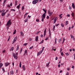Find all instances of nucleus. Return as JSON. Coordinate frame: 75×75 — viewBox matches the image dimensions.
I'll use <instances>...</instances> for the list:
<instances>
[{
    "instance_id": "24",
    "label": "nucleus",
    "mask_w": 75,
    "mask_h": 75,
    "mask_svg": "<svg viewBox=\"0 0 75 75\" xmlns=\"http://www.w3.org/2000/svg\"><path fill=\"white\" fill-rule=\"evenodd\" d=\"M44 42V40H42L41 41L40 43V44H41L42 43H43Z\"/></svg>"
},
{
    "instance_id": "30",
    "label": "nucleus",
    "mask_w": 75,
    "mask_h": 75,
    "mask_svg": "<svg viewBox=\"0 0 75 75\" xmlns=\"http://www.w3.org/2000/svg\"><path fill=\"white\" fill-rule=\"evenodd\" d=\"M62 41V38H61L59 39V42H61Z\"/></svg>"
},
{
    "instance_id": "61",
    "label": "nucleus",
    "mask_w": 75,
    "mask_h": 75,
    "mask_svg": "<svg viewBox=\"0 0 75 75\" xmlns=\"http://www.w3.org/2000/svg\"><path fill=\"white\" fill-rule=\"evenodd\" d=\"M49 18V16H47V19H48V18Z\"/></svg>"
},
{
    "instance_id": "7",
    "label": "nucleus",
    "mask_w": 75,
    "mask_h": 75,
    "mask_svg": "<svg viewBox=\"0 0 75 75\" xmlns=\"http://www.w3.org/2000/svg\"><path fill=\"white\" fill-rule=\"evenodd\" d=\"M17 37H15L13 39V42L12 44L14 43L16 41H17Z\"/></svg>"
},
{
    "instance_id": "50",
    "label": "nucleus",
    "mask_w": 75,
    "mask_h": 75,
    "mask_svg": "<svg viewBox=\"0 0 75 75\" xmlns=\"http://www.w3.org/2000/svg\"><path fill=\"white\" fill-rule=\"evenodd\" d=\"M43 35H41L40 37L42 38V37H43Z\"/></svg>"
},
{
    "instance_id": "51",
    "label": "nucleus",
    "mask_w": 75,
    "mask_h": 75,
    "mask_svg": "<svg viewBox=\"0 0 75 75\" xmlns=\"http://www.w3.org/2000/svg\"><path fill=\"white\" fill-rule=\"evenodd\" d=\"M2 11L3 12V13H4V12L5 11V10H4V9L2 10Z\"/></svg>"
},
{
    "instance_id": "54",
    "label": "nucleus",
    "mask_w": 75,
    "mask_h": 75,
    "mask_svg": "<svg viewBox=\"0 0 75 75\" xmlns=\"http://www.w3.org/2000/svg\"><path fill=\"white\" fill-rule=\"evenodd\" d=\"M57 59H58V57H56L55 58V60H57Z\"/></svg>"
},
{
    "instance_id": "23",
    "label": "nucleus",
    "mask_w": 75,
    "mask_h": 75,
    "mask_svg": "<svg viewBox=\"0 0 75 75\" xmlns=\"http://www.w3.org/2000/svg\"><path fill=\"white\" fill-rule=\"evenodd\" d=\"M19 67L20 68H21V62L19 64Z\"/></svg>"
},
{
    "instance_id": "52",
    "label": "nucleus",
    "mask_w": 75,
    "mask_h": 75,
    "mask_svg": "<svg viewBox=\"0 0 75 75\" xmlns=\"http://www.w3.org/2000/svg\"><path fill=\"white\" fill-rule=\"evenodd\" d=\"M48 39V37H47L45 39V40H46L47 41V40Z\"/></svg>"
},
{
    "instance_id": "12",
    "label": "nucleus",
    "mask_w": 75,
    "mask_h": 75,
    "mask_svg": "<svg viewBox=\"0 0 75 75\" xmlns=\"http://www.w3.org/2000/svg\"><path fill=\"white\" fill-rule=\"evenodd\" d=\"M6 12L2 13V16L3 17V16H4L6 14Z\"/></svg>"
},
{
    "instance_id": "45",
    "label": "nucleus",
    "mask_w": 75,
    "mask_h": 75,
    "mask_svg": "<svg viewBox=\"0 0 75 75\" xmlns=\"http://www.w3.org/2000/svg\"><path fill=\"white\" fill-rule=\"evenodd\" d=\"M60 3H62V1H63V0H60Z\"/></svg>"
},
{
    "instance_id": "36",
    "label": "nucleus",
    "mask_w": 75,
    "mask_h": 75,
    "mask_svg": "<svg viewBox=\"0 0 75 75\" xmlns=\"http://www.w3.org/2000/svg\"><path fill=\"white\" fill-rule=\"evenodd\" d=\"M39 19H36V21H37V22H39Z\"/></svg>"
},
{
    "instance_id": "39",
    "label": "nucleus",
    "mask_w": 75,
    "mask_h": 75,
    "mask_svg": "<svg viewBox=\"0 0 75 75\" xmlns=\"http://www.w3.org/2000/svg\"><path fill=\"white\" fill-rule=\"evenodd\" d=\"M2 69L4 72H5V70H4V68H2Z\"/></svg>"
},
{
    "instance_id": "16",
    "label": "nucleus",
    "mask_w": 75,
    "mask_h": 75,
    "mask_svg": "<svg viewBox=\"0 0 75 75\" xmlns=\"http://www.w3.org/2000/svg\"><path fill=\"white\" fill-rule=\"evenodd\" d=\"M49 36L50 37L51 35V31H50V29H49Z\"/></svg>"
},
{
    "instance_id": "41",
    "label": "nucleus",
    "mask_w": 75,
    "mask_h": 75,
    "mask_svg": "<svg viewBox=\"0 0 75 75\" xmlns=\"http://www.w3.org/2000/svg\"><path fill=\"white\" fill-rule=\"evenodd\" d=\"M27 43H25L23 44V45H25V46H26V45H27Z\"/></svg>"
},
{
    "instance_id": "35",
    "label": "nucleus",
    "mask_w": 75,
    "mask_h": 75,
    "mask_svg": "<svg viewBox=\"0 0 75 75\" xmlns=\"http://www.w3.org/2000/svg\"><path fill=\"white\" fill-rule=\"evenodd\" d=\"M72 17H74V13L73 12L72 13Z\"/></svg>"
},
{
    "instance_id": "20",
    "label": "nucleus",
    "mask_w": 75,
    "mask_h": 75,
    "mask_svg": "<svg viewBox=\"0 0 75 75\" xmlns=\"http://www.w3.org/2000/svg\"><path fill=\"white\" fill-rule=\"evenodd\" d=\"M14 50V47H12V48H11L10 50V51H13Z\"/></svg>"
},
{
    "instance_id": "34",
    "label": "nucleus",
    "mask_w": 75,
    "mask_h": 75,
    "mask_svg": "<svg viewBox=\"0 0 75 75\" xmlns=\"http://www.w3.org/2000/svg\"><path fill=\"white\" fill-rule=\"evenodd\" d=\"M42 10H43V11H44V12H45V11H46V13H47V11L45 10V9H43Z\"/></svg>"
},
{
    "instance_id": "29",
    "label": "nucleus",
    "mask_w": 75,
    "mask_h": 75,
    "mask_svg": "<svg viewBox=\"0 0 75 75\" xmlns=\"http://www.w3.org/2000/svg\"><path fill=\"white\" fill-rule=\"evenodd\" d=\"M57 38H55V42H54V44H56L57 43Z\"/></svg>"
},
{
    "instance_id": "25",
    "label": "nucleus",
    "mask_w": 75,
    "mask_h": 75,
    "mask_svg": "<svg viewBox=\"0 0 75 75\" xmlns=\"http://www.w3.org/2000/svg\"><path fill=\"white\" fill-rule=\"evenodd\" d=\"M67 24H68V21H67L66 22L65 25H67Z\"/></svg>"
},
{
    "instance_id": "37",
    "label": "nucleus",
    "mask_w": 75,
    "mask_h": 75,
    "mask_svg": "<svg viewBox=\"0 0 75 75\" xmlns=\"http://www.w3.org/2000/svg\"><path fill=\"white\" fill-rule=\"evenodd\" d=\"M33 46H32L30 47V48H29V49L30 50H31V49H32V48H33Z\"/></svg>"
},
{
    "instance_id": "9",
    "label": "nucleus",
    "mask_w": 75,
    "mask_h": 75,
    "mask_svg": "<svg viewBox=\"0 0 75 75\" xmlns=\"http://www.w3.org/2000/svg\"><path fill=\"white\" fill-rule=\"evenodd\" d=\"M14 71L13 70H11L10 71V74L11 75H13L14 74Z\"/></svg>"
},
{
    "instance_id": "4",
    "label": "nucleus",
    "mask_w": 75,
    "mask_h": 75,
    "mask_svg": "<svg viewBox=\"0 0 75 75\" xmlns=\"http://www.w3.org/2000/svg\"><path fill=\"white\" fill-rule=\"evenodd\" d=\"M39 0H34L32 2V3L33 4H35L36 3H38Z\"/></svg>"
},
{
    "instance_id": "40",
    "label": "nucleus",
    "mask_w": 75,
    "mask_h": 75,
    "mask_svg": "<svg viewBox=\"0 0 75 75\" xmlns=\"http://www.w3.org/2000/svg\"><path fill=\"white\" fill-rule=\"evenodd\" d=\"M24 9V6H23L22 8V10H23Z\"/></svg>"
},
{
    "instance_id": "15",
    "label": "nucleus",
    "mask_w": 75,
    "mask_h": 75,
    "mask_svg": "<svg viewBox=\"0 0 75 75\" xmlns=\"http://www.w3.org/2000/svg\"><path fill=\"white\" fill-rule=\"evenodd\" d=\"M19 50V46L18 45L16 48V51H18Z\"/></svg>"
},
{
    "instance_id": "3",
    "label": "nucleus",
    "mask_w": 75,
    "mask_h": 75,
    "mask_svg": "<svg viewBox=\"0 0 75 75\" xmlns=\"http://www.w3.org/2000/svg\"><path fill=\"white\" fill-rule=\"evenodd\" d=\"M48 13L49 14V16H52V14H53V12H50V10L49 9Z\"/></svg>"
},
{
    "instance_id": "63",
    "label": "nucleus",
    "mask_w": 75,
    "mask_h": 75,
    "mask_svg": "<svg viewBox=\"0 0 75 75\" xmlns=\"http://www.w3.org/2000/svg\"><path fill=\"white\" fill-rule=\"evenodd\" d=\"M61 65H60V64H59L58 65V67H60Z\"/></svg>"
},
{
    "instance_id": "6",
    "label": "nucleus",
    "mask_w": 75,
    "mask_h": 75,
    "mask_svg": "<svg viewBox=\"0 0 75 75\" xmlns=\"http://www.w3.org/2000/svg\"><path fill=\"white\" fill-rule=\"evenodd\" d=\"M46 15V11L44 12V13L43 14L42 16V17H43L44 18H45V15Z\"/></svg>"
},
{
    "instance_id": "5",
    "label": "nucleus",
    "mask_w": 75,
    "mask_h": 75,
    "mask_svg": "<svg viewBox=\"0 0 75 75\" xmlns=\"http://www.w3.org/2000/svg\"><path fill=\"white\" fill-rule=\"evenodd\" d=\"M57 19H58V18L57 17H56L55 18H54V19L53 20V24H55V23H56Z\"/></svg>"
},
{
    "instance_id": "26",
    "label": "nucleus",
    "mask_w": 75,
    "mask_h": 75,
    "mask_svg": "<svg viewBox=\"0 0 75 75\" xmlns=\"http://www.w3.org/2000/svg\"><path fill=\"white\" fill-rule=\"evenodd\" d=\"M16 30H15L14 32H13V34H16Z\"/></svg>"
},
{
    "instance_id": "21",
    "label": "nucleus",
    "mask_w": 75,
    "mask_h": 75,
    "mask_svg": "<svg viewBox=\"0 0 75 75\" xmlns=\"http://www.w3.org/2000/svg\"><path fill=\"white\" fill-rule=\"evenodd\" d=\"M63 14H61L60 15H59V17H60V19H61V18H62V15Z\"/></svg>"
},
{
    "instance_id": "58",
    "label": "nucleus",
    "mask_w": 75,
    "mask_h": 75,
    "mask_svg": "<svg viewBox=\"0 0 75 75\" xmlns=\"http://www.w3.org/2000/svg\"><path fill=\"white\" fill-rule=\"evenodd\" d=\"M6 1H7V0H4V3H6Z\"/></svg>"
},
{
    "instance_id": "46",
    "label": "nucleus",
    "mask_w": 75,
    "mask_h": 75,
    "mask_svg": "<svg viewBox=\"0 0 75 75\" xmlns=\"http://www.w3.org/2000/svg\"><path fill=\"white\" fill-rule=\"evenodd\" d=\"M70 69L69 68H68L67 69V71H69Z\"/></svg>"
},
{
    "instance_id": "28",
    "label": "nucleus",
    "mask_w": 75,
    "mask_h": 75,
    "mask_svg": "<svg viewBox=\"0 0 75 75\" xmlns=\"http://www.w3.org/2000/svg\"><path fill=\"white\" fill-rule=\"evenodd\" d=\"M27 21H28V18H27L26 19H25L24 20L25 23L27 22Z\"/></svg>"
},
{
    "instance_id": "10",
    "label": "nucleus",
    "mask_w": 75,
    "mask_h": 75,
    "mask_svg": "<svg viewBox=\"0 0 75 75\" xmlns=\"http://www.w3.org/2000/svg\"><path fill=\"white\" fill-rule=\"evenodd\" d=\"M46 31H47V30L46 29L44 31V37H45V35H46Z\"/></svg>"
},
{
    "instance_id": "38",
    "label": "nucleus",
    "mask_w": 75,
    "mask_h": 75,
    "mask_svg": "<svg viewBox=\"0 0 75 75\" xmlns=\"http://www.w3.org/2000/svg\"><path fill=\"white\" fill-rule=\"evenodd\" d=\"M55 26H54L53 30L54 31V30H55Z\"/></svg>"
},
{
    "instance_id": "44",
    "label": "nucleus",
    "mask_w": 75,
    "mask_h": 75,
    "mask_svg": "<svg viewBox=\"0 0 75 75\" xmlns=\"http://www.w3.org/2000/svg\"><path fill=\"white\" fill-rule=\"evenodd\" d=\"M69 10L71 9V7L70 6H69Z\"/></svg>"
},
{
    "instance_id": "62",
    "label": "nucleus",
    "mask_w": 75,
    "mask_h": 75,
    "mask_svg": "<svg viewBox=\"0 0 75 75\" xmlns=\"http://www.w3.org/2000/svg\"><path fill=\"white\" fill-rule=\"evenodd\" d=\"M73 40L74 41H75V38H74V37H73Z\"/></svg>"
},
{
    "instance_id": "27",
    "label": "nucleus",
    "mask_w": 75,
    "mask_h": 75,
    "mask_svg": "<svg viewBox=\"0 0 75 75\" xmlns=\"http://www.w3.org/2000/svg\"><path fill=\"white\" fill-rule=\"evenodd\" d=\"M65 38H63V42L62 44H63L64 42V41H65Z\"/></svg>"
},
{
    "instance_id": "33",
    "label": "nucleus",
    "mask_w": 75,
    "mask_h": 75,
    "mask_svg": "<svg viewBox=\"0 0 75 75\" xmlns=\"http://www.w3.org/2000/svg\"><path fill=\"white\" fill-rule=\"evenodd\" d=\"M50 64V62H49L48 63H47L46 65L47 67H48V65H49V64Z\"/></svg>"
},
{
    "instance_id": "47",
    "label": "nucleus",
    "mask_w": 75,
    "mask_h": 75,
    "mask_svg": "<svg viewBox=\"0 0 75 75\" xmlns=\"http://www.w3.org/2000/svg\"><path fill=\"white\" fill-rule=\"evenodd\" d=\"M5 2H4L3 4V6H5Z\"/></svg>"
},
{
    "instance_id": "32",
    "label": "nucleus",
    "mask_w": 75,
    "mask_h": 75,
    "mask_svg": "<svg viewBox=\"0 0 75 75\" xmlns=\"http://www.w3.org/2000/svg\"><path fill=\"white\" fill-rule=\"evenodd\" d=\"M61 25L62 27H64V25L63 23H61Z\"/></svg>"
},
{
    "instance_id": "11",
    "label": "nucleus",
    "mask_w": 75,
    "mask_h": 75,
    "mask_svg": "<svg viewBox=\"0 0 75 75\" xmlns=\"http://www.w3.org/2000/svg\"><path fill=\"white\" fill-rule=\"evenodd\" d=\"M42 52L41 51H40L39 52H38L37 54V56H38L39 55H40V54H41Z\"/></svg>"
},
{
    "instance_id": "13",
    "label": "nucleus",
    "mask_w": 75,
    "mask_h": 75,
    "mask_svg": "<svg viewBox=\"0 0 75 75\" xmlns=\"http://www.w3.org/2000/svg\"><path fill=\"white\" fill-rule=\"evenodd\" d=\"M22 68L24 71H25V66L24 65L22 67Z\"/></svg>"
},
{
    "instance_id": "57",
    "label": "nucleus",
    "mask_w": 75,
    "mask_h": 75,
    "mask_svg": "<svg viewBox=\"0 0 75 75\" xmlns=\"http://www.w3.org/2000/svg\"><path fill=\"white\" fill-rule=\"evenodd\" d=\"M66 75H69V73L67 72L66 74Z\"/></svg>"
},
{
    "instance_id": "31",
    "label": "nucleus",
    "mask_w": 75,
    "mask_h": 75,
    "mask_svg": "<svg viewBox=\"0 0 75 75\" xmlns=\"http://www.w3.org/2000/svg\"><path fill=\"white\" fill-rule=\"evenodd\" d=\"M44 17H42V22H43V21H44Z\"/></svg>"
},
{
    "instance_id": "59",
    "label": "nucleus",
    "mask_w": 75,
    "mask_h": 75,
    "mask_svg": "<svg viewBox=\"0 0 75 75\" xmlns=\"http://www.w3.org/2000/svg\"><path fill=\"white\" fill-rule=\"evenodd\" d=\"M71 68H73L74 69V66H72Z\"/></svg>"
},
{
    "instance_id": "42",
    "label": "nucleus",
    "mask_w": 75,
    "mask_h": 75,
    "mask_svg": "<svg viewBox=\"0 0 75 75\" xmlns=\"http://www.w3.org/2000/svg\"><path fill=\"white\" fill-rule=\"evenodd\" d=\"M59 25V24H57L55 25V26L56 27H57V26H58Z\"/></svg>"
},
{
    "instance_id": "17",
    "label": "nucleus",
    "mask_w": 75,
    "mask_h": 75,
    "mask_svg": "<svg viewBox=\"0 0 75 75\" xmlns=\"http://www.w3.org/2000/svg\"><path fill=\"white\" fill-rule=\"evenodd\" d=\"M72 6L74 9L75 8V5H74V4L73 3L72 4Z\"/></svg>"
},
{
    "instance_id": "64",
    "label": "nucleus",
    "mask_w": 75,
    "mask_h": 75,
    "mask_svg": "<svg viewBox=\"0 0 75 75\" xmlns=\"http://www.w3.org/2000/svg\"><path fill=\"white\" fill-rule=\"evenodd\" d=\"M67 16L68 17H69V16H70V15L69 14H68V15H67Z\"/></svg>"
},
{
    "instance_id": "49",
    "label": "nucleus",
    "mask_w": 75,
    "mask_h": 75,
    "mask_svg": "<svg viewBox=\"0 0 75 75\" xmlns=\"http://www.w3.org/2000/svg\"><path fill=\"white\" fill-rule=\"evenodd\" d=\"M64 55V53H63V52H62L61 53V55H62H62Z\"/></svg>"
},
{
    "instance_id": "22",
    "label": "nucleus",
    "mask_w": 75,
    "mask_h": 75,
    "mask_svg": "<svg viewBox=\"0 0 75 75\" xmlns=\"http://www.w3.org/2000/svg\"><path fill=\"white\" fill-rule=\"evenodd\" d=\"M17 4V1H16L15 2V6H16Z\"/></svg>"
},
{
    "instance_id": "18",
    "label": "nucleus",
    "mask_w": 75,
    "mask_h": 75,
    "mask_svg": "<svg viewBox=\"0 0 75 75\" xmlns=\"http://www.w3.org/2000/svg\"><path fill=\"white\" fill-rule=\"evenodd\" d=\"M19 5H18L17 7V8H18V10L19 9V8H20V7L21 5L20 4H19Z\"/></svg>"
},
{
    "instance_id": "56",
    "label": "nucleus",
    "mask_w": 75,
    "mask_h": 75,
    "mask_svg": "<svg viewBox=\"0 0 75 75\" xmlns=\"http://www.w3.org/2000/svg\"><path fill=\"white\" fill-rule=\"evenodd\" d=\"M6 52V50H4L3 51V52H4H4Z\"/></svg>"
},
{
    "instance_id": "14",
    "label": "nucleus",
    "mask_w": 75,
    "mask_h": 75,
    "mask_svg": "<svg viewBox=\"0 0 75 75\" xmlns=\"http://www.w3.org/2000/svg\"><path fill=\"white\" fill-rule=\"evenodd\" d=\"M38 40V36H37L35 38V41H37Z\"/></svg>"
},
{
    "instance_id": "19",
    "label": "nucleus",
    "mask_w": 75,
    "mask_h": 75,
    "mask_svg": "<svg viewBox=\"0 0 75 75\" xmlns=\"http://www.w3.org/2000/svg\"><path fill=\"white\" fill-rule=\"evenodd\" d=\"M21 36H23L24 35V33H23V32H21Z\"/></svg>"
},
{
    "instance_id": "60",
    "label": "nucleus",
    "mask_w": 75,
    "mask_h": 75,
    "mask_svg": "<svg viewBox=\"0 0 75 75\" xmlns=\"http://www.w3.org/2000/svg\"><path fill=\"white\" fill-rule=\"evenodd\" d=\"M25 53H27V50H26L25 51Z\"/></svg>"
},
{
    "instance_id": "2",
    "label": "nucleus",
    "mask_w": 75,
    "mask_h": 75,
    "mask_svg": "<svg viewBox=\"0 0 75 75\" xmlns=\"http://www.w3.org/2000/svg\"><path fill=\"white\" fill-rule=\"evenodd\" d=\"M13 57H14V58H15V59H17L18 58V56L16 55V54L13 53Z\"/></svg>"
},
{
    "instance_id": "48",
    "label": "nucleus",
    "mask_w": 75,
    "mask_h": 75,
    "mask_svg": "<svg viewBox=\"0 0 75 75\" xmlns=\"http://www.w3.org/2000/svg\"><path fill=\"white\" fill-rule=\"evenodd\" d=\"M10 36H9L8 38V41H9L10 40Z\"/></svg>"
},
{
    "instance_id": "55",
    "label": "nucleus",
    "mask_w": 75,
    "mask_h": 75,
    "mask_svg": "<svg viewBox=\"0 0 75 75\" xmlns=\"http://www.w3.org/2000/svg\"><path fill=\"white\" fill-rule=\"evenodd\" d=\"M11 11H15V9H11Z\"/></svg>"
},
{
    "instance_id": "43",
    "label": "nucleus",
    "mask_w": 75,
    "mask_h": 75,
    "mask_svg": "<svg viewBox=\"0 0 75 75\" xmlns=\"http://www.w3.org/2000/svg\"><path fill=\"white\" fill-rule=\"evenodd\" d=\"M65 54H66V55H67V56L69 55V53H66Z\"/></svg>"
},
{
    "instance_id": "8",
    "label": "nucleus",
    "mask_w": 75,
    "mask_h": 75,
    "mask_svg": "<svg viewBox=\"0 0 75 75\" xmlns=\"http://www.w3.org/2000/svg\"><path fill=\"white\" fill-rule=\"evenodd\" d=\"M10 65V63H7V62H6L5 63V66L6 67H7L8 65Z\"/></svg>"
},
{
    "instance_id": "1",
    "label": "nucleus",
    "mask_w": 75,
    "mask_h": 75,
    "mask_svg": "<svg viewBox=\"0 0 75 75\" xmlns=\"http://www.w3.org/2000/svg\"><path fill=\"white\" fill-rule=\"evenodd\" d=\"M11 22V19H10L7 22V24H6V25L7 27V29L8 30L9 28V27L12 24Z\"/></svg>"
},
{
    "instance_id": "53",
    "label": "nucleus",
    "mask_w": 75,
    "mask_h": 75,
    "mask_svg": "<svg viewBox=\"0 0 75 75\" xmlns=\"http://www.w3.org/2000/svg\"><path fill=\"white\" fill-rule=\"evenodd\" d=\"M29 41H32V38H30Z\"/></svg>"
}]
</instances>
